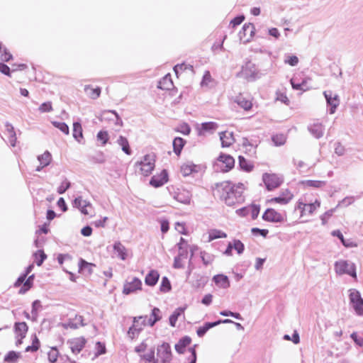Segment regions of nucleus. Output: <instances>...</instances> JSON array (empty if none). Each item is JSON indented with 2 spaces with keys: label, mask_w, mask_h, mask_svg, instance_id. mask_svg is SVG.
Segmentation results:
<instances>
[{
  "label": "nucleus",
  "mask_w": 363,
  "mask_h": 363,
  "mask_svg": "<svg viewBox=\"0 0 363 363\" xmlns=\"http://www.w3.org/2000/svg\"><path fill=\"white\" fill-rule=\"evenodd\" d=\"M214 191L216 194L228 206L244 201L242 183H217Z\"/></svg>",
  "instance_id": "nucleus-1"
},
{
  "label": "nucleus",
  "mask_w": 363,
  "mask_h": 363,
  "mask_svg": "<svg viewBox=\"0 0 363 363\" xmlns=\"http://www.w3.org/2000/svg\"><path fill=\"white\" fill-rule=\"evenodd\" d=\"M155 156L153 154L145 155L141 161L135 164V172L140 175L149 176L155 168Z\"/></svg>",
  "instance_id": "nucleus-2"
},
{
  "label": "nucleus",
  "mask_w": 363,
  "mask_h": 363,
  "mask_svg": "<svg viewBox=\"0 0 363 363\" xmlns=\"http://www.w3.org/2000/svg\"><path fill=\"white\" fill-rule=\"evenodd\" d=\"M320 206V201L318 199L310 203H306L302 199H298L295 209L299 211L301 218H306L312 216Z\"/></svg>",
  "instance_id": "nucleus-3"
},
{
  "label": "nucleus",
  "mask_w": 363,
  "mask_h": 363,
  "mask_svg": "<svg viewBox=\"0 0 363 363\" xmlns=\"http://www.w3.org/2000/svg\"><path fill=\"white\" fill-rule=\"evenodd\" d=\"M33 265H29L25 274L18 277L16 281L14 284V286L18 288L21 287L19 289V294H24L28 291L33 286V281L34 275H30L27 279V276L32 271Z\"/></svg>",
  "instance_id": "nucleus-4"
},
{
  "label": "nucleus",
  "mask_w": 363,
  "mask_h": 363,
  "mask_svg": "<svg viewBox=\"0 0 363 363\" xmlns=\"http://www.w3.org/2000/svg\"><path fill=\"white\" fill-rule=\"evenodd\" d=\"M148 325L147 323V315H140L134 317L133 325L128 330V335L131 340L138 337L140 332L143 330L144 327Z\"/></svg>",
  "instance_id": "nucleus-5"
},
{
  "label": "nucleus",
  "mask_w": 363,
  "mask_h": 363,
  "mask_svg": "<svg viewBox=\"0 0 363 363\" xmlns=\"http://www.w3.org/2000/svg\"><path fill=\"white\" fill-rule=\"evenodd\" d=\"M335 271L337 274H347L357 279L355 264L346 260H340L335 263Z\"/></svg>",
  "instance_id": "nucleus-6"
},
{
  "label": "nucleus",
  "mask_w": 363,
  "mask_h": 363,
  "mask_svg": "<svg viewBox=\"0 0 363 363\" xmlns=\"http://www.w3.org/2000/svg\"><path fill=\"white\" fill-rule=\"evenodd\" d=\"M349 298L356 313L358 315H363V298L361 297L360 293L355 289H351Z\"/></svg>",
  "instance_id": "nucleus-7"
},
{
  "label": "nucleus",
  "mask_w": 363,
  "mask_h": 363,
  "mask_svg": "<svg viewBox=\"0 0 363 363\" xmlns=\"http://www.w3.org/2000/svg\"><path fill=\"white\" fill-rule=\"evenodd\" d=\"M157 359L160 362H172V353L170 345L167 342H163L157 348Z\"/></svg>",
  "instance_id": "nucleus-8"
},
{
  "label": "nucleus",
  "mask_w": 363,
  "mask_h": 363,
  "mask_svg": "<svg viewBox=\"0 0 363 363\" xmlns=\"http://www.w3.org/2000/svg\"><path fill=\"white\" fill-rule=\"evenodd\" d=\"M143 284L141 280L137 277H132L130 280H127L123 287V294L128 295L135 293L138 291H141Z\"/></svg>",
  "instance_id": "nucleus-9"
},
{
  "label": "nucleus",
  "mask_w": 363,
  "mask_h": 363,
  "mask_svg": "<svg viewBox=\"0 0 363 363\" xmlns=\"http://www.w3.org/2000/svg\"><path fill=\"white\" fill-rule=\"evenodd\" d=\"M86 342V339L82 336L72 337L67 341L69 347L74 354L80 353L84 348Z\"/></svg>",
  "instance_id": "nucleus-10"
},
{
  "label": "nucleus",
  "mask_w": 363,
  "mask_h": 363,
  "mask_svg": "<svg viewBox=\"0 0 363 363\" xmlns=\"http://www.w3.org/2000/svg\"><path fill=\"white\" fill-rule=\"evenodd\" d=\"M74 203L84 215L92 216L94 214V208L91 203L86 200H83L81 196L76 198Z\"/></svg>",
  "instance_id": "nucleus-11"
},
{
  "label": "nucleus",
  "mask_w": 363,
  "mask_h": 363,
  "mask_svg": "<svg viewBox=\"0 0 363 363\" xmlns=\"http://www.w3.org/2000/svg\"><path fill=\"white\" fill-rule=\"evenodd\" d=\"M262 219L267 222L281 223L285 220V215L275 210L267 208L262 215Z\"/></svg>",
  "instance_id": "nucleus-12"
},
{
  "label": "nucleus",
  "mask_w": 363,
  "mask_h": 363,
  "mask_svg": "<svg viewBox=\"0 0 363 363\" xmlns=\"http://www.w3.org/2000/svg\"><path fill=\"white\" fill-rule=\"evenodd\" d=\"M255 34V27L254 24L247 23L242 26V30L239 33V37L243 43H247L252 40Z\"/></svg>",
  "instance_id": "nucleus-13"
},
{
  "label": "nucleus",
  "mask_w": 363,
  "mask_h": 363,
  "mask_svg": "<svg viewBox=\"0 0 363 363\" xmlns=\"http://www.w3.org/2000/svg\"><path fill=\"white\" fill-rule=\"evenodd\" d=\"M217 165L219 166L223 172H228L233 168L235 160L229 155L220 154L217 159Z\"/></svg>",
  "instance_id": "nucleus-14"
},
{
  "label": "nucleus",
  "mask_w": 363,
  "mask_h": 363,
  "mask_svg": "<svg viewBox=\"0 0 363 363\" xmlns=\"http://www.w3.org/2000/svg\"><path fill=\"white\" fill-rule=\"evenodd\" d=\"M294 199L293 193L288 189H282L279 196L272 198L269 200L270 203L286 205Z\"/></svg>",
  "instance_id": "nucleus-15"
},
{
  "label": "nucleus",
  "mask_w": 363,
  "mask_h": 363,
  "mask_svg": "<svg viewBox=\"0 0 363 363\" xmlns=\"http://www.w3.org/2000/svg\"><path fill=\"white\" fill-rule=\"evenodd\" d=\"M257 74L255 65L251 62H247L242 66L239 76L246 79H254Z\"/></svg>",
  "instance_id": "nucleus-16"
},
{
  "label": "nucleus",
  "mask_w": 363,
  "mask_h": 363,
  "mask_svg": "<svg viewBox=\"0 0 363 363\" xmlns=\"http://www.w3.org/2000/svg\"><path fill=\"white\" fill-rule=\"evenodd\" d=\"M28 327L25 322L16 323L14 331L17 339L16 345L18 346L22 344L23 339L26 337Z\"/></svg>",
  "instance_id": "nucleus-17"
},
{
  "label": "nucleus",
  "mask_w": 363,
  "mask_h": 363,
  "mask_svg": "<svg viewBox=\"0 0 363 363\" xmlns=\"http://www.w3.org/2000/svg\"><path fill=\"white\" fill-rule=\"evenodd\" d=\"M324 96L328 104L331 106L330 110V113H334L340 103L338 96L337 94H333L332 91H324Z\"/></svg>",
  "instance_id": "nucleus-18"
},
{
  "label": "nucleus",
  "mask_w": 363,
  "mask_h": 363,
  "mask_svg": "<svg viewBox=\"0 0 363 363\" xmlns=\"http://www.w3.org/2000/svg\"><path fill=\"white\" fill-rule=\"evenodd\" d=\"M78 267L80 274L84 276H89L93 272V269L95 265L82 259L79 262Z\"/></svg>",
  "instance_id": "nucleus-19"
},
{
  "label": "nucleus",
  "mask_w": 363,
  "mask_h": 363,
  "mask_svg": "<svg viewBox=\"0 0 363 363\" xmlns=\"http://www.w3.org/2000/svg\"><path fill=\"white\" fill-rule=\"evenodd\" d=\"M160 278L159 272L155 269L150 270L145 278V283L150 286H154Z\"/></svg>",
  "instance_id": "nucleus-20"
},
{
  "label": "nucleus",
  "mask_w": 363,
  "mask_h": 363,
  "mask_svg": "<svg viewBox=\"0 0 363 363\" xmlns=\"http://www.w3.org/2000/svg\"><path fill=\"white\" fill-rule=\"evenodd\" d=\"M220 139L223 147H228L235 142L233 134L228 131L222 132L220 134Z\"/></svg>",
  "instance_id": "nucleus-21"
},
{
  "label": "nucleus",
  "mask_w": 363,
  "mask_h": 363,
  "mask_svg": "<svg viewBox=\"0 0 363 363\" xmlns=\"http://www.w3.org/2000/svg\"><path fill=\"white\" fill-rule=\"evenodd\" d=\"M113 250L117 256L122 260H125L128 256L126 247L121 242H116L113 245Z\"/></svg>",
  "instance_id": "nucleus-22"
},
{
  "label": "nucleus",
  "mask_w": 363,
  "mask_h": 363,
  "mask_svg": "<svg viewBox=\"0 0 363 363\" xmlns=\"http://www.w3.org/2000/svg\"><path fill=\"white\" fill-rule=\"evenodd\" d=\"M65 325L66 328L72 329H77L80 326H84L85 325L84 318L82 315H76L73 318H69Z\"/></svg>",
  "instance_id": "nucleus-23"
},
{
  "label": "nucleus",
  "mask_w": 363,
  "mask_h": 363,
  "mask_svg": "<svg viewBox=\"0 0 363 363\" xmlns=\"http://www.w3.org/2000/svg\"><path fill=\"white\" fill-rule=\"evenodd\" d=\"M38 160L40 162V166L37 167L36 170L39 171L40 169L50 164L52 161V155L48 151H45L38 157Z\"/></svg>",
  "instance_id": "nucleus-24"
},
{
  "label": "nucleus",
  "mask_w": 363,
  "mask_h": 363,
  "mask_svg": "<svg viewBox=\"0 0 363 363\" xmlns=\"http://www.w3.org/2000/svg\"><path fill=\"white\" fill-rule=\"evenodd\" d=\"M213 280L214 281L216 286L222 289H227L230 286V281L227 276L223 274H217L213 277Z\"/></svg>",
  "instance_id": "nucleus-25"
},
{
  "label": "nucleus",
  "mask_w": 363,
  "mask_h": 363,
  "mask_svg": "<svg viewBox=\"0 0 363 363\" xmlns=\"http://www.w3.org/2000/svg\"><path fill=\"white\" fill-rule=\"evenodd\" d=\"M309 79H304L301 83H296L295 79H291V84L294 89L300 90L301 91H307L312 89V86L308 84Z\"/></svg>",
  "instance_id": "nucleus-26"
},
{
  "label": "nucleus",
  "mask_w": 363,
  "mask_h": 363,
  "mask_svg": "<svg viewBox=\"0 0 363 363\" xmlns=\"http://www.w3.org/2000/svg\"><path fill=\"white\" fill-rule=\"evenodd\" d=\"M174 199L179 202L183 203H189L191 200V194L189 191L185 189H179V191L175 193Z\"/></svg>",
  "instance_id": "nucleus-27"
},
{
  "label": "nucleus",
  "mask_w": 363,
  "mask_h": 363,
  "mask_svg": "<svg viewBox=\"0 0 363 363\" xmlns=\"http://www.w3.org/2000/svg\"><path fill=\"white\" fill-rule=\"evenodd\" d=\"M191 342V339L188 337H184L179 340L175 345V350L178 353L182 354L184 352L185 348L189 346Z\"/></svg>",
  "instance_id": "nucleus-28"
},
{
  "label": "nucleus",
  "mask_w": 363,
  "mask_h": 363,
  "mask_svg": "<svg viewBox=\"0 0 363 363\" xmlns=\"http://www.w3.org/2000/svg\"><path fill=\"white\" fill-rule=\"evenodd\" d=\"M310 131L316 138H320L323 135L324 127L320 123H315L311 126Z\"/></svg>",
  "instance_id": "nucleus-29"
},
{
  "label": "nucleus",
  "mask_w": 363,
  "mask_h": 363,
  "mask_svg": "<svg viewBox=\"0 0 363 363\" xmlns=\"http://www.w3.org/2000/svg\"><path fill=\"white\" fill-rule=\"evenodd\" d=\"M117 143L121 147L122 150L128 155L132 154V150L128 139L123 136H120L117 140Z\"/></svg>",
  "instance_id": "nucleus-30"
},
{
  "label": "nucleus",
  "mask_w": 363,
  "mask_h": 363,
  "mask_svg": "<svg viewBox=\"0 0 363 363\" xmlns=\"http://www.w3.org/2000/svg\"><path fill=\"white\" fill-rule=\"evenodd\" d=\"M84 91L87 96L92 99L99 98L101 94V89L99 87L94 88L90 85L85 86Z\"/></svg>",
  "instance_id": "nucleus-31"
},
{
  "label": "nucleus",
  "mask_w": 363,
  "mask_h": 363,
  "mask_svg": "<svg viewBox=\"0 0 363 363\" xmlns=\"http://www.w3.org/2000/svg\"><path fill=\"white\" fill-rule=\"evenodd\" d=\"M161 319L160 310L158 308H154L152 311L150 318H147V323L148 325L152 327L156 322Z\"/></svg>",
  "instance_id": "nucleus-32"
},
{
  "label": "nucleus",
  "mask_w": 363,
  "mask_h": 363,
  "mask_svg": "<svg viewBox=\"0 0 363 363\" xmlns=\"http://www.w3.org/2000/svg\"><path fill=\"white\" fill-rule=\"evenodd\" d=\"M21 358V353L15 351L9 352L4 357L6 363H16Z\"/></svg>",
  "instance_id": "nucleus-33"
},
{
  "label": "nucleus",
  "mask_w": 363,
  "mask_h": 363,
  "mask_svg": "<svg viewBox=\"0 0 363 363\" xmlns=\"http://www.w3.org/2000/svg\"><path fill=\"white\" fill-rule=\"evenodd\" d=\"M173 86L170 74L165 75L159 83V87L162 89L169 90Z\"/></svg>",
  "instance_id": "nucleus-34"
},
{
  "label": "nucleus",
  "mask_w": 363,
  "mask_h": 363,
  "mask_svg": "<svg viewBox=\"0 0 363 363\" xmlns=\"http://www.w3.org/2000/svg\"><path fill=\"white\" fill-rule=\"evenodd\" d=\"M227 237V234L220 230L212 229L208 232V242L218 238H225Z\"/></svg>",
  "instance_id": "nucleus-35"
},
{
  "label": "nucleus",
  "mask_w": 363,
  "mask_h": 363,
  "mask_svg": "<svg viewBox=\"0 0 363 363\" xmlns=\"http://www.w3.org/2000/svg\"><path fill=\"white\" fill-rule=\"evenodd\" d=\"M5 128H6L7 137L9 138V143H11V145L14 146L16 140V133L14 131L13 127L11 124L6 123L5 125Z\"/></svg>",
  "instance_id": "nucleus-36"
},
{
  "label": "nucleus",
  "mask_w": 363,
  "mask_h": 363,
  "mask_svg": "<svg viewBox=\"0 0 363 363\" xmlns=\"http://www.w3.org/2000/svg\"><path fill=\"white\" fill-rule=\"evenodd\" d=\"M197 172L196 166L192 164H184L181 167V173L186 177Z\"/></svg>",
  "instance_id": "nucleus-37"
},
{
  "label": "nucleus",
  "mask_w": 363,
  "mask_h": 363,
  "mask_svg": "<svg viewBox=\"0 0 363 363\" xmlns=\"http://www.w3.org/2000/svg\"><path fill=\"white\" fill-rule=\"evenodd\" d=\"M185 141L183 138L177 137L173 140L174 152L176 155H179L184 146Z\"/></svg>",
  "instance_id": "nucleus-38"
},
{
  "label": "nucleus",
  "mask_w": 363,
  "mask_h": 363,
  "mask_svg": "<svg viewBox=\"0 0 363 363\" xmlns=\"http://www.w3.org/2000/svg\"><path fill=\"white\" fill-rule=\"evenodd\" d=\"M73 137L78 142H81L83 139L82 127L79 123L77 122L73 124Z\"/></svg>",
  "instance_id": "nucleus-39"
},
{
  "label": "nucleus",
  "mask_w": 363,
  "mask_h": 363,
  "mask_svg": "<svg viewBox=\"0 0 363 363\" xmlns=\"http://www.w3.org/2000/svg\"><path fill=\"white\" fill-rule=\"evenodd\" d=\"M218 325H219V322L206 323L203 326L197 329V335L199 337H203L209 329Z\"/></svg>",
  "instance_id": "nucleus-40"
},
{
  "label": "nucleus",
  "mask_w": 363,
  "mask_h": 363,
  "mask_svg": "<svg viewBox=\"0 0 363 363\" xmlns=\"http://www.w3.org/2000/svg\"><path fill=\"white\" fill-rule=\"evenodd\" d=\"M184 308H177L174 313L170 315L169 317V324L171 326L174 327L176 325V323L178 320V318L184 314Z\"/></svg>",
  "instance_id": "nucleus-41"
},
{
  "label": "nucleus",
  "mask_w": 363,
  "mask_h": 363,
  "mask_svg": "<svg viewBox=\"0 0 363 363\" xmlns=\"http://www.w3.org/2000/svg\"><path fill=\"white\" fill-rule=\"evenodd\" d=\"M239 164L240 166V168L246 172H251L253 169V164L247 161L244 157L239 156Z\"/></svg>",
  "instance_id": "nucleus-42"
},
{
  "label": "nucleus",
  "mask_w": 363,
  "mask_h": 363,
  "mask_svg": "<svg viewBox=\"0 0 363 363\" xmlns=\"http://www.w3.org/2000/svg\"><path fill=\"white\" fill-rule=\"evenodd\" d=\"M40 347V340L38 338V337L35 335H34L33 337L32 345L30 346H28L26 348V351L34 352L38 351L39 350Z\"/></svg>",
  "instance_id": "nucleus-43"
},
{
  "label": "nucleus",
  "mask_w": 363,
  "mask_h": 363,
  "mask_svg": "<svg viewBox=\"0 0 363 363\" xmlns=\"http://www.w3.org/2000/svg\"><path fill=\"white\" fill-rule=\"evenodd\" d=\"M238 104L245 111H249L252 107V103L250 100L240 97L237 100Z\"/></svg>",
  "instance_id": "nucleus-44"
},
{
  "label": "nucleus",
  "mask_w": 363,
  "mask_h": 363,
  "mask_svg": "<svg viewBox=\"0 0 363 363\" xmlns=\"http://www.w3.org/2000/svg\"><path fill=\"white\" fill-rule=\"evenodd\" d=\"M172 286L169 279L167 277L162 278L160 289L162 292L166 293L171 290Z\"/></svg>",
  "instance_id": "nucleus-45"
},
{
  "label": "nucleus",
  "mask_w": 363,
  "mask_h": 363,
  "mask_svg": "<svg viewBox=\"0 0 363 363\" xmlns=\"http://www.w3.org/2000/svg\"><path fill=\"white\" fill-rule=\"evenodd\" d=\"M188 257L185 256H180V255H177V256L174 258L173 267L175 269H181L184 267L185 261Z\"/></svg>",
  "instance_id": "nucleus-46"
},
{
  "label": "nucleus",
  "mask_w": 363,
  "mask_h": 363,
  "mask_svg": "<svg viewBox=\"0 0 363 363\" xmlns=\"http://www.w3.org/2000/svg\"><path fill=\"white\" fill-rule=\"evenodd\" d=\"M96 138L101 143V145L104 146L108 141L109 135L107 131L100 130L97 133Z\"/></svg>",
  "instance_id": "nucleus-47"
},
{
  "label": "nucleus",
  "mask_w": 363,
  "mask_h": 363,
  "mask_svg": "<svg viewBox=\"0 0 363 363\" xmlns=\"http://www.w3.org/2000/svg\"><path fill=\"white\" fill-rule=\"evenodd\" d=\"M282 177L274 173H265L262 176L263 182H279Z\"/></svg>",
  "instance_id": "nucleus-48"
},
{
  "label": "nucleus",
  "mask_w": 363,
  "mask_h": 363,
  "mask_svg": "<svg viewBox=\"0 0 363 363\" xmlns=\"http://www.w3.org/2000/svg\"><path fill=\"white\" fill-rule=\"evenodd\" d=\"M34 258L36 264L38 266H40L43 261L47 258V255L43 250H39L34 254Z\"/></svg>",
  "instance_id": "nucleus-49"
},
{
  "label": "nucleus",
  "mask_w": 363,
  "mask_h": 363,
  "mask_svg": "<svg viewBox=\"0 0 363 363\" xmlns=\"http://www.w3.org/2000/svg\"><path fill=\"white\" fill-rule=\"evenodd\" d=\"M48 357L50 362H56L59 357L58 350L56 347H52L48 353Z\"/></svg>",
  "instance_id": "nucleus-50"
},
{
  "label": "nucleus",
  "mask_w": 363,
  "mask_h": 363,
  "mask_svg": "<svg viewBox=\"0 0 363 363\" xmlns=\"http://www.w3.org/2000/svg\"><path fill=\"white\" fill-rule=\"evenodd\" d=\"M186 69H189L190 71L193 70V67L191 65H189L184 63L177 65L174 67V70L176 73V74L178 76L179 74H182L183 71H185Z\"/></svg>",
  "instance_id": "nucleus-51"
},
{
  "label": "nucleus",
  "mask_w": 363,
  "mask_h": 363,
  "mask_svg": "<svg viewBox=\"0 0 363 363\" xmlns=\"http://www.w3.org/2000/svg\"><path fill=\"white\" fill-rule=\"evenodd\" d=\"M168 173L167 170L163 169L158 176H154L150 182H167Z\"/></svg>",
  "instance_id": "nucleus-52"
},
{
  "label": "nucleus",
  "mask_w": 363,
  "mask_h": 363,
  "mask_svg": "<svg viewBox=\"0 0 363 363\" xmlns=\"http://www.w3.org/2000/svg\"><path fill=\"white\" fill-rule=\"evenodd\" d=\"M177 247H182L184 248L189 249L191 252V255L194 253V251L196 250V246H190L188 242L183 238H181L179 242L177 243Z\"/></svg>",
  "instance_id": "nucleus-53"
},
{
  "label": "nucleus",
  "mask_w": 363,
  "mask_h": 363,
  "mask_svg": "<svg viewBox=\"0 0 363 363\" xmlns=\"http://www.w3.org/2000/svg\"><path fill=\"white\" fill-rule=\"evenodd\" d=\"M272 140L276 145H282L286 141V138L284 134H277L272 137Z\"/></svg>",
  "instance_id": "nucleus-54"
},
{
  "label": "nucleus",
  "mask_w": 363,
  "mask_h": 363,
  "mask_svg": "<svg viewBox=\"0 0 363 363\" xmlns=\"http://www.w3.org/2000/svg\"><path fill=\"white\" fill-rule=\"evenodd\" d=\"M52 124L65 134H69V127L65 123L54 121L52 122Z\"/></svg>",
  "instance_id": "nucleus-55"
},
{
  "label": "nucleus",
  "mask_w": 363,
  "mask_h": 363,
  "mask_svg": "<svg viewBox=\"0 0 363 363\" xmlns=\"http://www.w3.org/2000/svg\"><path fill=\"white\" fill-rule=\"evenodd\" d=\"M276 101H279L286 105H289L290 103L286 94L280 91L276 93Z\"/></svg>",
  "instance_id": "nucleus-56"
},
{
  "label": "nucleus",
  "mask_w": 363,
  "mask_h": 363,
  "mask_svg": "<svg viewBox=\"0 0 363 363\" xmlns=\"http://www.w3.org/2000/svg\"><path fill=\"white\" fill-rule=\"evenodd\" d=\"M226 38H227L226 35H224L223 36H222L218 43H216L212 45V50L214 52L223 50V43H224V40L226 39Z\"/></svg>",
  "instance_id": "nucleus-57"
},
{
  "label": "nucleus",
  "mask_w": 363,
  "mask_h": 363,
  "mask_svg": "<svg viewBox=\"0 0 363 363\" xmlns=\"http://www.w3.org/2000/svg\"><path fill=\"white\" fill-rule=\"evenodd\" d=\"M39 111L42 113L50 112V111H52V103L50 101H47V102L43 103L39 106Z\"/></svg>",
  "instance_id": "nucleus-58"
},
{
  "label": "nucleus",
  "mask_w": 363,
  "mask_h": 363,
  "mask_svg": "<svg viewBox=\"0 0 363 363\" xmlns=\"http://www.w3.org/2000/svg\"><path fill=\"white\" fill-rule=\"evenodd\" d=\"M174 228L177 231H178L180 234L187 235L188 232L186 230L185 223L177 222L175 223Z\"/></svg>",
  "instance_id": "nucleus-59"
},
{
  "label": "nucleus",
  "mask_w": 363,
  "mask_h": 363,
  "mask_svg": "<svg viewBox=\"0 0 363 363\" xmlns=\"http://www.w3.org/2000/svg\"><path fill=\"white\" fill-rule=\"evenodd\" d=\"M354 342L359 346H363V337L354 332L350 335Z\"/></svg>",
  "instance_id": "nucleus-60"
},
{
  "label": "nucleus",
  "mask_w": 363,
  "mask_h": 363,
  "mask_svg": "<svg viewBox=\"0 0 363 363\" xmlns=\"http://www.w3.org/2000/svg\"><path fill=\"white\" fill-rule=\"evenodd\" d=\"M284 62L291 66H296L298 63L299 60L296 55H291L288 56Z\"/></svg>",
  "instance_id": "nucleus-61"
},
{
  "label": "nucleus",
  "mask_w": 363,
  "mask_h": 363,
  "mask_svg": "<svg viewBox=\"0 0 363 363\" xmlns=\"http://www.w3.org/2000/svg\"><path fill=\"white\" fill-rule=\"evenodd\" d=\"M232 245L238 254H241L244 250V245L240 240H234Z\"/></svg>",
  "instance_id": "nucleus-62"
},
{
  "label": "nucleus",
  "mask_w": 363,
  "mask_h": 363,
  "mask_svg": "<svg viewBox=\"0 0 363 363\" xmlns=\"http://www.w3.org/2000/svg\"><path fill=\"white\" fill-rule=\"evenodd\" d=\"M245 19L244 16H239L234 18L230 23L233 28L236 27L237 26L241 24Z\"/></svg>",
  "instance_id": "nucleus-63"
},
{
  "label": "nucleus",
  "mask_w": 363,
  "mask_h": 363,
  "mask_svg": "<svg viewBox=\"0 0 363 363\" xmlns=\"http://www.w3.org/2000/svg\"><path fill=\"white\" fill-rule=\"evenodd\" d=\"M217 125L214 122H208L202 123V129L204 130H216Z\"/></svg>",
  "instance_id": "nucleus-64"
}]
</instances>
